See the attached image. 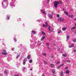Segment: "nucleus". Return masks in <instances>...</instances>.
Here are the masks:
<instances>
[{
    "mask_svg": "<svg viewBox=\"0 0 76 76\" xmlns=\"http://www.w3.org/2000/svg\"><path fill=\"white\" fill-rule=\"evenodd\" d=\"M61 4V1L60 2L58 1H55L54 2V6L56 8L57 7V6L59 4Z\"/></svg>",
    "mask_w": 76,
    "mask_h": 76,
    "instance_id": "1",
    "label": "nucleus"
},
{
    "mask_svg": "<svg viewBox=\"0 0 76 76\" xmlns=\"http://www.w3.org/2000/svg\"><path fill=\"white\" fill-rule=\"evenodd\" d=\"M57 20L58 21L60 22H63L64 20V18L62 17H59L57 19Z\"/></svg>",
    "mask_w": 76,
    "mask_h": 76,
    "instance_id": "2",
    "label": "nucleus"
},
{
    "mask_svg": "<svg viewBox=\"0 0 76 76\" xmlns=\"http://www.w3.org/2000/svg\"><path fill=\"white\" fill-rule=\"evenodd\" d=\"M6 1H7V0H4V1L2 4V7L4 9H6V6H4V4H6Z\"/></svg>",
    "mask_w": 76,
    "mask_h": 76,
    "instance_id": "3",
    "label": "nucleus"
},
{
    "mask_svg": "<svg viewBox=\"0 0 76 76\" xmlns=\"http://www.w3.org/2000/svg\"><path fill=\"white\" fill-rule=\"evenodd\" d=\"M6 50H4V52L2 53V54H4V56H7V53H6Z\"/></svg>",
    "mask_w": 76,
    "mask_h": 76,
    "instance_id": "4",
    "label": "nucleus"
},
{
    "mask_svg": "<svg viewBox=\"0 0 76 76\" xmlns=\"http://www.w3.org/2000/svg\"><path fill=\"white\" fill-rule=\"evenodd\" d=\"M64 64H61L59 66H58L57 67V69H60V67H61V66H64Z\"/></svg>",
    "mask_w": 76,
    "mask_h": 76,
    "instance_id": "5",
    "label": "nucleus"
},
{
    "mask_svg": "<svg viewBox=\"0 0 76 76\" xmlns=\"http://www.w3.org/2000/svg\"><path fill=\"white\" fill-rule=\"evenodd\" d=\"M45 24H45L43 25V27H47V26H48V23H47V21L46 22Z\"/></svg>",
    "mask_w": 76,
    "mask_h": 76,
    "instance_id": "6",
    "label": "nucleus"
},
{
    "mask_svg": "<svg viewBox=\"0 0 76 76\" xmlns=\"http://www.w3.org/2000/svg\"><path fill=\"white\" fill-rule=\"evenodd\" d=\"M10 6H13L14 7H15V5L14 4V3L12 2L10 4Z\"/></svg>",
    "mask_w": 76,
    "mask_h": 76,
    "instance_id": "7",
    "label": "nucleus"
},
{
    "mask_svg": "<svg viewBox=\"0 0 76 76\" xmlns=\"http://www.w3.org/2000/svg\"><path fill=\"white\" fill-rule=\"evenodd\" d=\"M48 17L50 18H53V15L51 14H48Z\"/></svg>",
    "mask_w": 76,
    "mask_h": 76,
    "instance_id": "8",
    "label": "nucleus"
},
{
    "mask_svg": "<svg viewBox=\"0 0 76 76\" xmlns=\"http://www.w3.org/2000/svg\"><path fill=\"white\" fill-rule=\"evenodd\" d=\"M74 46V44H72L71 45H69V48H72V47H73Z\"/></svg>",
    "mask_w": 76,
    "mask_h": 76,
    "instance_id": "9",
    "label": "nucleus"
},
{
    "mask_svg": "<svg viewBox=\"0 0 76 76\" xmlns=\"http://www.w3.org/2000/svg\"><path fill=\"white\" fill-rule=\"evenodd\" d=\"M45 38V37L42 36L41 38V41H43V40H44Z\"/></svg>",
    "mask_w": 76,
    "mask_h": 76,
    "instance_id": "10",
    "label": "nucleus"
},
{
    "mask_svg": "<svg viewBox=\"0 0 76 76\" xmlns=\"http://www.w3.org/2000/svg\"><path fill=\"white\" fill-rule=\"evenodd\" d=\"M27 58L28 60H30V58H31V55H28Z\"/></svg>",
    "mask_w": 76,
    "mask_h": 76,
    "instance_id": "11",
    "label": "nucleus"
},
{
    "mask_svg": "<svg viewBox=\"0 0 76 76\" xmlns=\"http://www.w3.org/2000/svg\"><path fill=\"white\" fill-rule=\"evenodd\" d=\"M41 13H43V14H44V15H45V11L43 10H41Z\"/></svg>",
    "mask_w": 76,
    "mask_h": 76,
    "instance_id": "12",
    "label": "nucleus"
},
{
    "mask_svg": "<svg viewBox=\"0 0 76 76\" xmlns=\"http://www.w3.org/2000/svg\"><path fill=\"white\" fill-rule=\"evenodd\" d=\"M31 32H32V33H33L34 34H35L37 32H36V31H34V30H33L31 31Z\"/></svg>",
    "mask_w": 76,
    "mask_h": 76,
    "instance_id": "13",
    "label": "nucleus"
},
{
    "mask_svg": "<svg viewBox=\"0 0 76 76\" xmlns=\"http://www.w3.org/2000/svg\"><path fill=\"white\" fill-rule=\"evenodd\" d=\"M76 26L73 27L72 28L71 30H74V29H76Z\"/></svg>",
    "mask_w": 76,
    "mask_h": 76,
    "instance_id": "14",
    "label": "nucleus"
},
{
    "mask_svg": "<svg viewBox=\"0 0 76 76\" xmlns=\"http://www.w3.org/2000/svg\"><path fill=\"white\" fill-rule=\"evenodd\" d=\"M34 46H35V45L34 44H33L32 45H30L31 48H33Z\"/></svg>",
    "mask_w": 76,
    "mask_h": 76,
    "instance_id": "15",
    "label": "nucleus"
},
{
    "mask_svg": "<svg viewBox=\"0 0 76 76\" xmlns=\"http://www.w3.org/2000/svg\"><path fill=\"white\" fill-rule=\"evenodd\" d=\"M66 29H67V27H63L62 28V30L63 31H65V30H66Z\"/></svg>",
    "mask_w": 76,
    "mask_h": 76,
    "instance_id": "16",
    "label": "nucleus"
},
{
    "mask_svg": "<svg viewBox=\"0 0 76 76\" xmlns=\"http://www.w3.org/2000/svg\"><path fill=\"white\" fill-rule=\"evenodd\" d=\"M65 73H66V74H69V70H66L65 72Z\"/></svg>",
    "mask_w": 76,
    "mask_h": 76,
    "instance_id": "17",
    "label": "nucleus"
},
{
    "mask_svg": "<svg viewBox=\"0 0 76 76\" xmlns=\"http://www.w3.org/2000/svg\"><path fill=\"white\" fill-rule=\"evenodd\" d=\"M64 13L66 15H68V12H67L66 11H65L64 12Z\"/></svg>",
    "mask_w": 76,
    "mask_h": 76,
    "instance_id": "18",
    "label": "nucleus"
},
{
    "mask_svg": "<svg viewBox=\"0 0 76 76\" xmlns=\"http://www.w3.org/2000/svg\"><path fill=\"white\" fill-rule=\"evenodd\" d=\"M48 30L49 31H53V30L50 29V26H49Z\"/></svg>",
    "mask_w": 76,
    "mask_h": 76,
    "instance_id": "19",
    "label": "nucleus"
},
{
    "mask_svg": "<svg viewBox=\"0 0 76 76\" xmlns=\"http://www.w3.org/2000/svg\"><path fill=\"white\" fill-rule=\"evenodd\" d=\"M50 66H51V67H54L55 66H54V64H51Z\"/></svg>",
    "mask_w": 76,
    "mask_h": 76,
    "instance_id": "20",
    "label": "nucleus"
},
{
    "mask_svg": "<svg viewBox=\"0 0 76 76\" xmlns=\"http://www.w3.org/2000/svg\"><path fill=\"white\" fill-rule=\"evenodd\" d=\"M68 16L69 17V18H72L73 16V15H68Z\"/></svg>",
    "mask_w": 76,
    "mask_h": 76,
    "instance_id": "21",
    "label": "nucleus"
},
{
    "mask_svg": "<svg viewBox=\"0 0 76 76\" xmlns=\"http://www.w3.org/2000/svg\"><path fill=\"white\" fill-rule=\"evenodd\" d=\"M20 54H19L16 57V58H18L19 57H20Z\"/></svg>",
    "mask_w": 76,
    "mask_h": 76,
    "instance_id": "22",
    "label": "nucleus"
},
{
    "mask_svg": "<svg viewBox=\"0 0 76 76\" xmlns=\"http://www.w3.org/2000/svg\"><path fill=\"white\" fill-rule=\"evenodd\" d=\"M63 72H61V76H63Z\"/></svg>",
    "mask_w": 76,
    "mask_h": 76,
    "instance_id": "23",
    "label": "nucleus"
},
{
    "mask_svg": "<svg viewBox=\"0 0 76 76\" xmlns=\"http://www.w3.org/2000/svg\"><path fill=\"white\" fill-rule=\"evenodd\" d=\"M69 36H67L66 37V39L67 40H69Z\"/></svg>",
    "mask_w": 76,
    "mask_h": 76,
    "instance_id": "24",
    "label": "nucleus"
},
{
    "mask_svg": "<svg viewBox=\"0 0 76 76\" xmlns=\"http://www.w3.org/2000/svg\"><path fill=\"white\" fill-rule=\"evenodd\" d=\"M44 62L45 64H47V62H46V61H45V60L44 61Z\"/></svg>",
    "mask_w": 76,
    "mask_h": 76,
    "instance_id": "25",
    "label": "nucleus"
},
{
    "mask_svg": "<svg viewBox=\"0 0 76 76\" xmlns=\"http://www.w3.org/2000/svg\"><path fill=\"white\" fill-rule=\"evenodd\" d=\"M63 56H64V57H66V53H64L62 54Z\"/></svg>",
    "mask_w": 76,
    "mask_h": 76,
    "instance_id": "26",
    "label": "nucleus"
},
{
    "mask_svg": "<svg viewBox=\"0 0 76 76\" xmlns=\"http://www.w3.org/2000/svg\"><path fill=\"white\" fill-rule=\"evenodd\" d=\"M32 59H31L29 61V62L30 63H32Z\"/></svg>",
    "mask_w": 76,
    "mask_h": 76,
    "instance_id": "27",
    "label": "nucleus"
},
{
    "mask_svg": "<svg viewBox=\"0 0 76 76\" xmlns=\"http://www.w3.org/2000/svg\"><path fill=\"white\" fill-rule=\"evenodd\" d=\"M42 34L44 35H45V33L43 31L42 32Z\"/></svg>",
    "mask_w": 76,
    "mask_h": 76,
    "instance_id": "28",
    "label": "nucleus"
},
{
    "mask_svg": "<svg viewBox=\"0 0 76 76\" xmlns=\"http://www.w3.org/2000/svg\"><path fill=\"white\" fill-rule=\"evenodd\" d=\"M25 64H26V62L25 61H23V65H25Z\"/></svg>",
    "mask_w": 76,
    "mask_h": 76,
    "instance_id": "29",
    "label": "nucleus"
},
{
    "mask_svg": "<svg viewBox=\"0 0 76 76\" xmlns=\"http://www.w3.org/2000/svg\"><path fill=\"white\" fill-rule=\"evenodd\" d=\"M65 61H66V62H69V63H70L71 61L70 60H66Z\"/></svg>",
    "mask_w": 76,
    "mask_h": 76,
    "instance_id": "30",
    "label": "nucleus"
},
{
    "mask_svg": "<svg viewBox=\"0 0 76 76\" xmlns=\"http://www.w3.org/2000/svg\"><path fill=\"white\" fill-rule=\"evenodd\" d=\"M42 54L43 55V56H46V53H42Z\"/></svg>",
    "mask_w": 76,
    "mask_h": 76,
    "instance_id": "31",
    "label": "nucleus"
},
{
    "mask_svg": "<svg viewBox=\"0 0 76 76\" xmlns=\"http://www.w3.org/2000/svg\"><path fill=\"white\" fill-rule=\"evenodd\" d=\"M73 42H76V39H75L73 40Z\"/></svg>",
    "mask_w": 76,
    "mask_h": 76,
    "instance_id": "32",
    "label": "nucleus"
},
{
    "mask_svg": "<svg viewBox=\"0 0 76 76\" xmlns=\"http://www.w3.org/2000/svg\"><path fill=\"white\" fill-rule=\"evenodd\" d=\"M60 61H58L56 63L57 64H60Z\"/></svg>",
    "mask_w": 76,
    "mask_h": 76,
    "instance_id": "33",
    "label": "nucleus"
},
{
    "mask_svg": "<svg viewBox=\"0 0 76 76\" xmlns=\"http://www.w3.org/2000/svg\"><path fill=\"white\" fill-rule=\"evenodd\" d=\"M52 72L53 73H55V71L53 69V71H52Z\"/></svg>",
    "mask_w": 76,
    "mask_h": 76,
    "instance_id": "34",
    "label": "nucleus"
},
{
    "mask_svg": "<svg viewBox=\"0 0 76 76\" xmlns=\"http://www.w3.org/2000/svg\"><path fill=\"white\" fill-rule=\"evenodd\" d=\"M7 19L8 20H9V19H10V17L8 16H7Z\"/></svg>",
    "mask_w": 76,
    "mask_h": 76,
    "instance_id": "35",
    "label": "nucleus"
},
{
    "mask_svg": "<svg viewBox=\"0 0 76 76\" xmlns=\"http://www.w3.org/2000/svg\"><path fill=\"white\" fill-rule=\"evenodd\" d=\"M57 17H58V18H59L60 17V15H59V14H58L57 15Z\"/></svg>",
    "mask_w": 76,
    "mask_h": 76,
    "instance_id": "36",
    "label": "nucleus"
},
{
    "mask_svg": "<svg viewBox=\"0 0 76 76\" xmlns=\"http://www.w3.org/2000/svg\"><path fill=\"white\" fill-rule=\"evenodd\" d=\"M18 21H20L21 20V19L20 18H19L18 19Z\"/></svg>",
    "mask_w": 76,
    "mask_h": 76,
    "instance_id": "37",
    "label": "nucleus"
},
{
    "mask_svg": "<svg viewBox=\"0 0 76 76\" xmlns=\"http://www.w3.org/2000/svg\"><path fill=\"white\" fill-rule=\"evenodd\" d=\"M61 32V30H59V31H58V34H59V33H60Z\"/></svg>",
    "mask_w": 76,
    "mask_h": 76,
    "instance_id": "38",
    "label": "nucleus"
},
{
    "mask_svg": "<svg viewBox=\"0 0 76 76\" xmlns=\"http://www.w3.org/2000/svg\"><path fill=\"white\" fill-rule=\"evenodd\" d=\"M25 69H26V68H25V67H23V70H25Z\"/></svg>",
    "mask_w": 76,
    "mask_h": 76,
    "instance_id": "39",
    "label": "nucleus"
},
{
    "mask_svg": "<svg viewBox=\"0 0 76 76\" xmlns=\"http://www.w3.org/2000/svg\"><path fill=\"white\" fill-rule=\"evenodd\" d=\"M27 60V58H25L23 61H25L26 62V61Z\"/></svg>",
    "mask_w": 76,
    "mask_h": 76,
    "instance_id": "40",
    "label": "nucleus"
},
{
    "mask_svg": "<svg viewBox=\"0 0 76 76\" xmlns=\"http://www.w3.org/2000/svg\"><path fill=\"white\" fill-rule=\"evenodd\" d=\"M14 41H15V42H16V39H15V38H14Z\"/></svg>",
    "mask_w": 76,
    "mask_h": 76,
    "instance_id": "41",
    "label": "nucleus"
},
{
    "mask_svg": "<svg viewBox=\"0 0 76 76\" xmlns=\"http://www.w3.org/2000/svg\"><path fill=\"white\" fill-rule=\"evenodd\" d=\"M68 68V67H65L64 68V69H67Z\"/></svg>",
    "mask_w": 76,
    "mask_h": 76,
    "instance_id": "42",
    "label": "nucleus"
},
{
    "mask_svg": "<svg viewBox=\"0 0 76 76\" xmlns=\"http://www.w3.org/2000/svg\"><path fill=\"white\" fill-rule=\"evenodd\" d=\"M46 45L48 46V45H49V43H46Z\"/></svg>",
    "mask_w": 76,
    "mask_h": 76,
    "instance_id": "43",
    "label": "nucleus"
},
{
    "mask_svg": "<svg viewBox=\"0 0 76 76\" xmlns=\"http://www.w3.org/2000/svg\"><path fill=\"white\" fill-rule=\"evenodd\" d=\"M15 76H19V75H18V74H16V75H15Z\"/></svg>",
    "mask_w": 76,
    "mask_h": 76,
    "instance_id": "44",
    "label": "nucleus"
},
{
    "mask_svg": "<svg viewBox=\"0 0 76 76\" xmlns=\"http://www.w3.org/2000/svg\"><path fill=\"white\" fill-rule=\"evenodd\" d=\"M3 75L2 74H0V76H3Z\"/></svg>",
    "mask_w": 76,
    "mask_h": 76,
    "instance_id": "45",
    "label": "nucleus"
},
{
    "mask_svg": "<svg viewBox=\"0 0 76 76\" xmlns=\"http://www.w3.org/2000/svg\"><path fill=\"white\" fill-rule=\"evenodd\" d=\"M4 73H5V74H7V71H5Z\"/></svg>",
    "mask_w": 76,
    "mask_h": 76,
    "instance_id": "46",
    "label": "nucleus"
},
{
    "mask_svg": "<svg viewBox=\"0 0 76 76\" xmlns=\"http://www.w3.org/2000/svg\"><path fill=\"white\" fill-rule=\"evenodd\" d=\"M49 1H50V0H48V3H49Z\"/></svg>",
    "mask_w": 76,
    "mask_h": 76,
    "instance_id": "47",
    "label": "nucleus"
},
{
    "mask_svg": "<svg viewBox=\"0 0 76 76\" xmlns=\"http://www.w3.org/2000/svg\"><path fill=\"white\" fill-rule=\"evenodd\" d=\"M51 58H53V56H51Z\"/></svg>",
    "mask_w": 76,
    "mask_h": 76,
    "instance_id": "48",
    "label": "nucleus"
},
{
    "mask_svg": "<svg viewBox=\"0 0 76 76\" xmlns=\"http://www.w3.org/2000/svg\"><path fill=\"white\" fill-rule=\"evenodd\" d=\"M74 52H76V50H74Z\"/></svg>",
    "mask_w": 76,
    "mask_h": 76,
    "instance_id": "49",
    "label": "nucleus"
},
{
    "mask_svg": "<svg viewBox=\"0 0 76 76\" xmlns=\"http://www.w3.org/2000/svg\"><path fill=\"white\" fill-rule=\"evenodd\" d=\"M74 20H76V18H75L74 19Z\"/></svg>",
    "mask_w": 76,
    "mask_h": 76,
    "instance_id": "50",
    "label": "nucleus"
},
{
    "mask_svg": "<svg viewBox=\"0 0 76 76\" xmlns=\"http://www.w3.org/2000/svg\"><path fill=\"white\" fill-rule=\"evenodd\" d=\"M42 76H45V75H44V74H43Z\"/></svg>",
    "mask_w": 76,
    "mask_h": 76,
    "instance_id": "51",
    "label": "nucleus"
},
{
    "mask_svg": "<svg viewBox=\"0 0 76 76\" xmlns=\"http://www.w3.org/2000/svg\"><path fill=\"white\" fill-rule=\"evenodd\" d=\"M12 51H13L14 50H13V49H12Z\"/></svg>",
    "mask_w": 76,
    "mask_h": 76,
    "instance_id": "52",
    "label": "nucleus"
},
{
    "mask_svg": "<svg viewBox=\"0 0 76 76\" xmlns=\"http://www.w3.org/2000/svg\"><path fill=\"white\" fill-rule=\"evenodd\" d=\"M30 70H32V69H30Z\"/></svg>",
    "mask_w": 76,
    "mask_h": 76,
    "instance_id": "53",
    "label": "nucleus"
},
{
    "mask_svg": "<svg viewBox=\"0 0 76 76\" xmlns=\"http://www.w3.org/2000/svg\"><path fill=\"white\" fill-rule=\"evenodd\" d=\"M48 49H50V48L49 47H48Z\"/></svg>",
    "mask_w": 76,
    "mask_h": 76,
    "instance_id": "54",
    "label": "nucleus"
},
{
    "mask_svg": "<svg viewBox=\"0 0 76 76\" xmlns=\"http://www.w3.org/2000/svg\"><path fill=\"white\" fill-rule=\"evenodd\" d=\"M31 76H33V75H31Z\"/></svg>",
    "mask_w": 76,
    "mask_h": 76,
    "instance_id": "55",
    "label": "nucleus"
},
{
    "mask_svg": "<svg viewBox=\"0 0 76 76\" xmlns=\"http://www.w3.org/2000/svg\"><path fill=\"white\" fill-rule=\"evenodd\" d=\"M75 26H76V23L75 24Z\"/></svg>",
    "mask_w": 76,
    "mask_h": 76,
    "instance_id": "56",
    "label": "nucleus"
},
{
    "mask_svg": "<svg viewBox=\"0 0 76 76\" xmlns=\"http://www.w3.org/2000/svg\"><path fill=\"white\" fill-rule=\"evenodd\" d=\"M54 76H56V75H54Z\"/></svg>",
    "mask_w": 76,
    "mask_h": 76,
    "instance_id": "57",
    "label": "nucleus"
},
{
    "mask_svg": "<svg viewBox=\"0 0 76 76\" xmlns=\"http://www.w3.org/2000/svg\"><path fill=\"white\" fill-rule=\"evenodd\" d=\"M63 10H64V9H63Z\"/></svg>",
    "mask_w": 76,
    "mask_h": 76,
    "instance_id": "58",
    "label": "nucleus"
}]
</instances>
